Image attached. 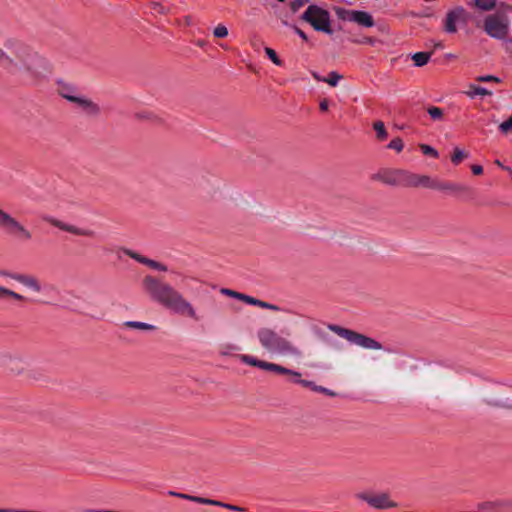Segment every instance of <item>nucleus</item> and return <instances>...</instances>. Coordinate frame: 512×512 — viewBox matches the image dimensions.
<instances>
[{"instance_id":"obj_1","label":"nucleus","mask_w":512,"mask_h":512,"mask_svg":"<svg viewBox=\"0 0 512 512\" xmlns=\"http://www.w3.org/2000/svg\"><path fill=\"white\" fill-rule=\"evenodd\" d=\"M0 63L6 67H13L23 74L27 81L35 86L46 83L52 73L50 63L27 48H19L16 52V60L9 57L0 49Z\"/></svg>"},{"instance_id":"obj_2","label":"nucleus","mask_w":512,"mask_h":512,"mask_svg":"<svg viewBox=\"0 0 512 512\" xmlns=\"http://www.w3.org/2000/svg\"><path fill=\"white\" fill-rule=\"evenodd\" d=\"M142 284L145 292L153 301L175 313L196 321L199 320L194 306L171 285L161 282L152 276H146Z\"/></svg>"},{"instance_id":"obj_3","label":"nucleus","mask_w":512,"mask_h":512,"mask_svg":"<svg viewBox=\"0 0 512 512\" xmlns=\"http://www.w3.org/2000/svg\"><path fill=\"white\" fill-rule=\"evenodd\" d=\"M257 339L262 348L271 354H279L300 358L301 350L288 338L280 335L276 330L262 327L257 331Z\"/></svg>"},{"instance_id":"obj_4","label":"nucleus","mask_w":512,"mask_h":512,"mask_svg":"<svg viewBox=\"0 0 512 512\" xmlns=\"http://www.w3.org/2000/svg\"><path fill=\"white\" fill-rule=\"evenodd\" d=\"M0 229L21 241H30L32 239L31 231L1 207Z\"/></svg>"},{"instance_id":"obj_5","label":"nucleus","mask_w":512,"mask_h":512,"mask_svg":"<svg viewBox=\"0 0 512 512\" xmlns=\"http://www.w3.org/2000/svg\"><path fill=\"white\" fill-rule=\"evenodd\" d=\"M303 20L308 22L315 30L332 33L330 14L327 10L316 6L310 5L302 16Z\"/></svg>"},{"instance_id":"obj_6","label":"nucleus","mask_w":512,"mask_h":512,"mask_svg":"<svg viewBox=\"0 0 512 512\" xmlns=\"http://www.w3.org/2000/svg\"><path fill=\"white\" fill-rule=\"evenodd\" d=\"M330 330L335 332L340 337L346 339L352 344L360 346L369 350H380L382 349V345L373 338L367 337L363 334L357 333L355 331L342 328L340 326H330Z\"/></svg>"},{"instance_id":"obj_7","label":"nucleus","mask_w":512,"mask_h":512,"mask_svg":"<svg viewBox=\"0 0 512 512\" xmlns=\"http://www.w3.org/2000/svg\"><path fill=\"white\" fill-rule=\"evenodd\" d=\"M356 497L375 509H390L397 507V503L386 492L373 493L363 491L357 493Z\"/></svg>"},{"instance_id":"obj_8","label":"nucleus","mask_w":512,"mask_h":512,"mask_svg":"<svg viewBox=\"0 0 512 512\" xmlns=\"http://www.w3.org/2000/svg\"><path fill=\"white\" fill-rule=\"evenodd\" d=\"M484 30L490 37L504 39L509 31V22L502 15H489L484 21Z\"/></svg>"},{"instance_id":"obj_9","label":"nucleus","mask_w":512,"mask_h":512,"mask_svg":"<svg viewBox=\"0 0 512 512\" xmlns=\"http://www.w3.org/2000/svg\"><path fill=\"white\" fill-rule=\"evenodd\" d=\"M334 10L340 20L354 22L363 27L374 26L372 15L366 11L348 10L341 7H336Z\"/></svg>"},{"instance_id":"obj_10","label":"nucleus","mask_w":512,"mask_h":512,"mask_svg":"<svg viewBox=\"0 0 512 512\" xmlns=\"http://www.w3.org/2000/svg\"><path fill=\"white\" fill-rule=\"evenodd\" d=\"M0 275L18 282L33 293L40 294L43 291L41 281L35 275L8 271H2Z\"/></svg>"},{"instance_id":"obj_11","label":"nucleus","mask_w":512,"mask_h":512,"mask_svg":"<svg viewBox=\"0 0 512 512\" xmlns=\"http://www.w3.org/2000/svg\"><path fill=\"white\" fill-rule=\"evenodd\" d=\"M403 185L412 188L423 187L433 189L434 180L428 175H420L404 171Z\"/></svg>"},{"instance_id":"obj_12","label":"nucleus","mask_w":512,"mask_h":512,"mask_svg":"<svg viewBox=\"0 0 512 512\" xmlns=\"http://www.w3.org/2000/svg\"><path fill=\"white\" fill-rule=\"evenodd\" d=\"M467 15L464 9L457 8L447 13L445 19V31L448 33H455L457 31V24L466 23Z\"/></svg>"},{"instance_id":"obj_13","label":"nucleus","mask_w":512,"mask_h":512,"mask_svg":"<svg viewBox=\"0 0 512 512\" xmlns=\"http://www.w3.org/2000/svg\"><path fill=\"white\" fill-rule=\"evenodd\" d=\"M48 222L52 226L57 227L60 230L66 231L73 235L86 236V237H91L93 235V232L91 230L83 229V228L77 227L72 224L65 223V222L57 220V219H49Z\"/></svg>"},{"instance_id":"obj_14","label":"nucleus","mask_w":512,"mask_h":512,"mask_svg":"<svg viewBox=\"0 0 512 512\" xmlns=\"http://www.w3.org/2000/svg\"><path fill=\"white\" fill-rule=\"evenodd\" d=\"M222 293L225 294V295H228L230 297L242 300V301H244V302H246L248 304H251V305H257V306L262 307V308L277 310V307L272 305V304L260 301L258 299L252 298V297H250L248 295H245V294L238 293V292L233 291V290L223 289Z\"/></svg>"},{"instance_id":"obj_15","label":"nucleus","mask_w":512,"mask_h":512,"mask_svg":"<svg viewBox=\"0 0 512 512\" xmlns=\"http://www.w3.org/2000/svg\"><path fill=\"white\" fill-rule=\"evenodd\" d=\"M403 170H387L378 175V179L388 185H403Z\"/></svg>"},{"instance_id":"obj_16","label":"nucleus","mask_w":512,"mask_h":512,"mask_svg":"<svg viewBox=\"0 0 512 512\" xmlns=\"http://www.w3.org/2000/svg\"><path fill=\"white\" fill-rule=\"evenodd\" d=\"M484 401L487 404L492 405V406H497V407L509 406V399L500 397V395L494 390H489L484 394Z\"/></svg>"},{"instance_id":"obj_17","label":"nucleus","mask_w":512,"mask_h":512,"mask_svg":"<svg viewBox=\"0 0 512 512\" xmlns=\"http://www.w3.org/2000/svg\"><path fill=\"white\" fill-rule=\"evenodd\" d=\"M433 189L447 193H460L465 191V188L461 185L452 182H437L434 181Z\"/></svg>"},{"instance_id":"obj_18","label":"nucleus","mask_w":512,"mask_h":512,"mask_svg":"<svg viewBox=\"0 0 512 512\" xmlns=\"http://www.w3.org/2000/svg\"><path fill=\"white\" fill-rule=\"evenodd\" d=\"M67 99L73 102H77L89 114H96L99 112V107L87 98L67 96Z\"/></svg>"},{"instance_id":"obj_19","label":"nucleus","mask_w":512,"mask_h":512,"mask_svg":"<svg viewBox=\"0 0 512 512\" xmlns=\"http://www.w3.org/2000/svg\"><path fill=\"white\" fill-rule=\"evenodd\" d=\"M6 299H12L14 301L22 302L25 300V297L13 290L0 286V300Z\"/></svg>"},{"instance_id":"obj_20","label":"nucleus","mask_w":512,"mask_h":512,"mask_svg":"<svg viewBox=\"0 0 512 512\" xmlns=\"http://www.w3.org/2000/svg\"><path fill=\"white\" fill-rule=\"evenodd\" d=\"M465 94L469 98L472 99L476 96H487V95H491L492 93L490 91H488L486 88H483L481 86H477L475 84H469L468 90L465 92Z\"/></svg>"},{"instance_id":"obj_21","label":"nucleus","mask_w":512,"mask_h":512,"mask_svg":"<svg viewBox=\"0 0 512 512\" xmlns=\"http://www.w3.org/2000/svg\"><path fill=\"white\" fill-rule=\"evenodd\" d=\"M239 359L243 363H245L247 365L255 366V367H258V368L263 369V370H265V368L267 366V362L266 361L258 360L255 357L250 356V355H245V354L240 355Z\"/></svg>"},{"instance_id":"obj_22","label":"nucleus","mask_w":512,"mask_h":512,"mask_svg":"<svg viewBox=\"0 0 512 512\" xmlns=\"http://www.w3.org/2000/svg\"><path fill=\"white\" fill-rule=\"evenodd\" d=\"M431 58V53L429 52H417L412 55V60L414 61L415 66L421 67L428 63Z\"/></svg>"},{"instance_id":"obj_23","label":"nucleus","mask_w":512,"mask_h":512,"mask_svg":"<svg viewBox=\"0 0 512 512\" xmlns=\"http://www.w3.org/2000/svg\"><path fill=\"white\" fill-rule=\"evenodd\" d=\"M468 157V154L459 147H455L453 149V154L451 156V161L453 164H460L465 158Z\"/></svg>"},{"instance_id":"obj_24","label":"nucleus","mask_w":512,"mask_h":512,"mask_svg":"<svg viewBox=\"0 0 512 512\" xmlns=\"http://www.w3.org/2000/svg\"><path fill=\"white\" fill-rule=\"evenodd\" d=\"M475 5L483 11H489L495 7L496 0H475Z\"/></svg>"},{"instance_id":"obj_25","label":"nucleus","mask_w":512,"mask_h":512,"mask_svg":"<svg viewBox=\"0 0 512 512\" xmlns=\"http://www.w3.org/2000/svg\"><path fill=\"white\" fill-rule=\"evenodd\" d=\"M341 79H342V75L333 71V72H330L328 74V76L323 79V82L329 84L332 87H335L338 85V83Z\"/></svg>"},{"instance_id":"obj_26","label":"nucleus","mask_w":512,"mask_h":512,"mask_svg":"<svg viewBox=\"0 0 512 512\" xmlns=\"http://www.w3.org/2000/svg\"><path fill=\"white\" fill-rule=\"evenodd\" d=\"M374 130L377 133V137L381 140H384L387 138L388 133L385 129L384 123L381 121L375 122L373 125Z\"/></svg>"},{"instance_id":"obj_27","label":"nucleus","mask_w":512,"mask_h":512,"mask_svg":"<svg viewBox=\"0 0 512 512\" xmlns=\"http://www.w3.org/2000/svg\"><path fill=\"white\" fill-rule=\"evenodd\" d=\"M428 114L434 120H442L443 119V110L436 106H431L427 109Z\"/></svg>"},{"instance_id":"obj_28","label":"nucleus","mask_w":512,"mask_h":512,"mask_svg":"<svg viewBox=\"0 0 512 512\" xmlns=\"http://www.w3.org/2000/svg\"><path fill=\"white\" fill-rule=\"evenodd\" d=\"M419 148L421 149L422 153L425 155L431 156L433 158H438V156H439L438 151L430 145L420 144Z\"/></svg>"},{"instance_id":"obj_29","label":"nucleus","mask_w":512,"mask_h":512,"mask_svg":"<svg viewBox=\"0 0 512 512\" xmlns=\"http://www.w3.org/2000/svg\"><path fill=\"white\" fill-rule=\"evenodd\" d=\"M388 148L395 150L398 153L401 152L404 148L403 140L399 137L392 139L388 144Z\"/></svg>"},{"instance_id":"obj_30","label":"nucleus","mask_w":512,"mask_h":512,"mask_svg":"<svg viewBox=\"0 0 512 512\" xmlns=\"http://www.w3.org/2000/svg\"><path fill=\"white\" fill-rule=\"evenodd\" d=\"M213 34L216 38H225L228 35V29L225 25L219 24L214 28Z\"/></svg>"},{"instance_id":"obj_31","label":"nucleus","mask_w":512,"mask_h":512,"mask_svg":"<svg viewBox=\"0 0 512 512\" xmlns=\"http://www.w3.org/2000/svg\"><path fill=\"white\" fill-rule=\"evenodd\" d=\"M298 383H300L301 385H303L304 387H308L310 389H312L313 391H316V392H320V393H324L325 391V388L322 387V386H317L315 383L311 382V381H307V380H298Z\"/></svg>"},{"instance_id":"obj_32","label":"nucleus","mask_w":512,"mask_h":512,"mask_svg":"<svg viewBox=\"0 0 512 512\" xmlns=\"http://www.w3.org/2000/svg\"><path fill=\"white\" fill-rule=\"evenodd\" d=\"M265 53L266 55L268 56V58L277 66H281L282 65V62L281 60L278 58L276 52L272 49V48H265Z\"/></svg>"},{"instance_id":"obj_33","label":"nucleus","mask_w":512,"mask_h":512,"mask_svg":"<svg viewBox=\"0 0 512 512\" xmlns=\"http://www.w3.org/2000/svg\"><path fill=\"white\" fill-rule=\"evenodd\" d=\"M499 130L503 133V134H508L509 132L512 131V116H510L509 118H507L505 121H503L500 125H499Z\"/></svg>"},{"instance_id":"obj_34","label":"nucleus","mask_w":512,"mask_h":512,"mask_svg":"<svg viewBox=\"0 0 512 512\" xmlns=\"http://www.w3.org/2000/svg\"><path fill=\"white\" fill-rule=\"evenodd\" d=\"M265 370L272 371V372L279 373V374H283V372H287V368H285L281 365L275 364V363H270V362H267V366H266Z\"/></svg>"},{"instance_id":"obj_35","label":"nucleus","mask_w":512,"mask_h":512,"mask_svg":"<svg viewBox=\"0 0 512 512\" xmlns=\"http://www.w3.org/2000/svg\"><path fill=\"white\" fill-rule=\"evenodd\" d=\"M143 264H145L153 269H156V270H161V271L166 270V268L162 264H160L154 260L148 259V258H145V261Z\"/></svg>"},{"instance_id":"obj_36","label":"nucleus","mask_w":512,"mask_h":512,"mask_svg":"<svg viewBox=\"0 0 512 512\" xmlns=\"http://www.w3.org/2000/svg\"><path fill=\"white\" fill-rule=\"evenodd\" d=\"M477 81L479 82H495V83H499L501 80L500 78L494 76V75H482V76H478L476 78Z\"/></svg>"},{"instance_id":"obj_37","label":"nucleus","mask_w":512,"mask_h":512,"mask_svg":"<svg viewBox=\"0 0 512 512\" xmlns=\"http://www.w3.org/2000/svg\"><path fill=\"white\" fill-rule=\"evenodd\" d=\"M126 255H128L129 257L135 259L136 261L140 262V263H144L145 261V257H143L142 255L134 252V251H131V250H126L125 251Z\"/></svg>"},{"instance_id":"obj_38","label":"nucleus","mask_w":512,"mask_h":512,"mask_svg":"<svg viewBox=\"0 0 512 512\" xmlns=\"http://www.w3.org/2000/svg\"><path fill=\"white\" fill-rule=\"evenodd\" d=\"M126 325L137 329H148L150 327L148 324L142 322H127Z\"/></svg>"},{"instance_id":"obj_39","label":"nucleus","mask_w":512,"mask_h":512,"mask_svg":"<svg viewBox=\"0 0 512 512\" xmlns=\"http://www.w3.org/2000/svg\"><path fill=\"white\" fill-rule=\"evenodd\" d=\"M283 374L290 375V376L294 377L295 378V382H297V383H298V380H301L300 379L301 374L299 372H297V371H294V370H291V369L287 368V372H283Z\"/></svg>"},{"instance_id":"obj_40","label":"nucleus","mask_w":512,"mask_h":512,"mask_svg":"<svg viewBox=\"0 0 512 512\" xmlns=\"http://www.w3.org/2000/svg\"><path fill=\"white\" fill-rule=\"evenodd\" d=\"M471 169L475 175H480L483 173V168L481 165H472Z\"/></svg>"},{"instance_id":"obj_41","label":"nucleus","mask_w":512,"mask_h":512,"mask_svg":"<svg viewBox=\"0 0 512 512\" xmlns=\"http://www.w3.org/2000/svg\"><path fill=\"white\" fill-rule=\"evenodd\" d=\"M223 507L229 509V510H232V511H236V512H242L243 509L239 506H234V505H231V504H224Z\"/></svg>"},{"instance_id":"obj_42","label":"nucleus","mask_w":512,"mask_h":512,"mask_svg":"<svg viewBox=\"0 0 512 512\" xmlns=\"http://www.w3.org/2000/svg\"><path fill=\"white\" fill-rule=\"evenodd\" d=\"M303 3H304L303 0H297V1L293 2L291 4L292 10L297 11L303 5Z\"/></svg>"},{"instance_id":"obj_43","label":"nucleus","mask_w":512,"mask_h":512,"mask_svg":"<svg viewBox=\"0 0 512 512\" xmlns=\"http://www.w3.org/2000/svg\"><path fill=\"white\" fill-rule=\"evenodd\" d=\"M190 500L194 501V502H197V503H201V504H206V502H208V499L201 498V497H196V496H192L190 498Z\"/></svg>"},{"instance_id":"obj_44","label":"nucleus","mask_w":512,"mask_h":512,"mask_svg":"<svg viewBox=\"0 0 512 512\" xmlns=\"http://www.w3.org/2000/svg\"><path fill=\"white\" fill-rule=\"evenodd\" d=\"M320 109L322 111H327L328 110V101L327 100H323L320 102Z\"/></svg>"},{"instance_id":"obj_45","label":"nucleus","mask_w":512,"mask_h":512,"mask_svg":"<svg viewBox=\"0 0 512 512\" xmlns=\"http://www.w3.org/2000/svg\"><path fill=\"white\" fill-rule=\"evenodd\" d=\"M206 504H209V505H216V506H222L224 505V503H221L219 501H215V500H210L208 499V502H206Z\"/></svg>"},{"instance_id":"obj_46","label":"nucleus","mask_w":512,"mask_h":512,"mask_svg":"<svg viewBox=\"0 0 512 512\" xmlns=\"http://www.w3.org/2000/svg\"><path fill=\"white\" fill-rule=\"evenodd\" d=\"M505 47L507 50H512V40L511 39H507L505 41Z\"/></svg>"},{"instance_id":"obj_47","label":"nucleus","mask_w":512,"mask_h":512,"mask_svg":"<svg viewBox=\"0 0 512 512\" xmlns=\"http://www.w3.org/2000/svg\"><path fill=\"white\" fill-rule=\"evenodd\" d=\"M297 34L303 39V40H307V36L305 35V33L303 31H301L300 29H297Z\"/></svg>"},{"instance_id":"obj_48","label":"nucleus","mask_w":512,"mask_h":512,"mask_svg":"<svg viewBox=\"0 0 512 512\" xmlns=\"http://www.w3.org/2000/svg\"><path fill=\"white\" fill-rule=\"evenodd\" d=\"M177 497H180V498H183V499L190 500V498H191L192 496L187 495V494H181V493H180V494H177Z\"/></svg>"},{"instance_id":"obj_49","label":"nucleus","mask_w":512,"mask_h":512,"mask_svg":"<svg viewBox=\"0 0 512 512\" xmlns=\"http://www.w3.org/2000/svg\"><path fill=\"white\" fill-rule=\"evenodd\" d=\"M313 77L314 79H316L317 81H322L323 82V79L325 77H321L320 75H318L317 73H313Z\"/></svg>"},{"instance_id":"obj_50","label":"nucleus","mask_w":512,"mask_h":512,"mask_svg":"<svg viewBox=\"0 0 512 512\" xmlns=\"http://www.w3.org/2000/svg\"><path fill=\"white\" fill-rule=\"evenodd\" d=\"M324 394H327L329 396H335V393L327 388H325Z\"/></svg>"},{"instance_id":"obj_51","label":"nucleus","mask_w":512,"mask_h":512,"mask_svg":"<svg viewBox=\"0 0 512 512\" xmlns=\"http://www.w3.org/2000/svg\"><path fill=\"white\" fill-rule=\"evenodd\" d=\"M87 512H107V510H88Z\"/></svg>"},{"instance_id":"obj_52","label":"nucleus","mask_w":512,"mask_h":512,"mask_svg":"<svg viewBox=\"0 0 512 512\" xmlns=\"http://www.w3.org/2000/svg\"><path fill=\"white\" fill-rule=\"evenodd\" d=\"M495 163L500 166V167H503L502 163L499 161V160H496Z\"/></svg>"},{"instance_id":"obj_53","label":"nucleus","mask_w":512,"mask_h":512,"mask_svg":"<svg viewBox=\"0 0 512 512\" xmlns=\"http://www.w3.org/2000/svg\"><path fill=\"white\" fill-rule=\"evenodd\" d=\"M171 495L177 496L178 493L176 492H170Z\"/></svg>"}]
</instances>
